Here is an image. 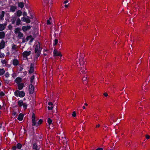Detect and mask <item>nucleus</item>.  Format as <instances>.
Here are the masks:
<instances>
[{
	"instance_id": "obj_4",
	"label": "nucleus",
	"mask_w": 150,
	"mask_h": 150,
	"mask_svg": "<svg viewBox=\"0 0 150 150\" xmlns=\"http://www.w3.org/2000/svg\"><path fill=\"white\" fill-rule=\"evenodd\" d=\"M15 95L16 96L23 97L24 96L25 93L23 91H20L18 90H17L15 92Z\"/></svg>"
},
{
	"instance_id": "obj_2",
	"label": "nucleus",
	"mask_w": 150,
	"mask_h": 150,
	"mask_svg": "<svg viewBox=\"0 0 150 150\" xmlns=\"http://www.w3.org/2000/svg\"><path fill=\"white\" fill-rule=\"evenodd\" d=\"M83 58V56H82L76 61V64L79 68L84 67L85 62Z\"/></svg>"
},
{
	"instance_id": "obj_39",
	"label": "nucleus",
	"mask_w": 150,
	"mask_h": 150,
	"mask_svg": "<svg viewBox=\"0 0 150 150\" xmlns=\"http://www.w3.org/2000/svg\"><path fill=\"white\" fill-rule=\"evenodd\" d=\"M42 122V120L41 119H40L38 121V122H37V123L38 124V126L41 124Z\"/></svg>"
},
{
	"instance_id": "obj_22",
	"label": "nucleus",
	"mask_w": 150,
	"mask_h": 150,
	"mask_svg": "<svg viewBox=\"0 0 150 150\" xmlns=\"http://www.w3.org/2000/svg\"><path fill=\"white\" fill-rule=\"evenodd\" d=\"M34 71L33 65L32 64H31L30 67L29 73H32Z\"/></svg>"
},
{
	"instance_id": "obj_11",
	"label": "nucleus",
	"mask_w": 150,
	"mask_h": 150,
	"mask_svg": "<svg viewBox=\"0 0 150 150\" xmlns=\"http://www.w3.org/2000/svg\"><path fill=\"white\" fill-rule=\"evenodd\" d=\"M23 114L22 113H20L18 115V116L17 118V119L19 121H21L23 119Z\"/></svg>"
},
{
	"instance_id": "obj_20",
	"label": "nucleus",
	"mask_w": 150,
	"mask_h": 150,
	"mask_svg": "<svg viewBox=\"0 0 150 150\" xmlns=\"http://www.w3.org/2000/svg\"><path fill=\"white\" fill-rule=\"evenodd\" d=\"M14 32L16 34H18V35L21 32H20V29L18 28H16L14 30Z\"/></svg>"
},
{
	"instance_id": "obj_42",
	"label": "nucleus",
	"mask_w": 150,
	"mask_h": 150,
	"mask_svg": "<svg viewBox=\"0 0 150 150\" xmlns=\"http://www.w3.org/2000/svg\"><path fill=\"white\" fill-rule=\"evenodd\" d=\"M58 40L57 39H55L54 40V45H56L58 43Z\"/></svg>"
},
{
	"instance_id": "obj_7",
	"label": "nucleus",
	"mask_w": 150,
	"mask_h": 150,
	"mask_svg": "<svg viewBox=\"0 0 150 150\" xmlns=\"http://www.w3.org/2000/svg\"><path fill=\"white\" fill-rule=\"evenodd\" d=\"M7 25L6 23H4V24H0V31L4 30Z\"/></svg>"
},
{
	"instance_id": "obj_21",
	"label": "nucleus",
	"mask_w": 150,
	"mask_h": 150,
	"mask_svg": "<svg viewBox=\"0 0 150 150\" xmlns=\"http://www.w3.org/2000/svg\"><path fill=\"white\" fill-rule=\"evenodd\" d=\"M33 148L34 150H38L39 148L38 147L36 143H34L33 144Z\"/></svg>"
},
{
	"instance_id": "obj_6",
	"label": "nucleus",
	"mask_w": 150,
	"mask_h": 150,
	"mask_svg": "<svg viewBox=\"0 0 150 150\" xmlns=\"http://www.w3.org/2000/svg\"><path fill=\"white\" fill-rule=\"evenodd\" d=\"M53 53L54 56H58L60 57H62V56L61 52L59 51H58L57 50H54Z\"/></svg>"
},
{
	"instance_id": "obj_59",
	"label": "nucleus",
	"mask_w": 150,
	"mask_h": 150,
	"mask_svg": "<svg viewBox=\"0 0 150 150\" xmlns=\"http://www.w3.org/2000/svg\"><path fill=\"white\" fill-rule=\"evenodd\" d=\"M34 18V17L33 16L31 15V17L30 18L33 19Z\"/></svg>"
},
{
	"instance_id": "obj_52",
	"label": "nucleus",
	"mask_w": 150,
	"mask_h": 150,
	"mask_svg": "<svg viewBox=\"0 0 150 150\" xmlns=\"http://www.w3.org/2000/svg\"><path fill=\"white\" fill-rule=\"evenodd\" d=\"M103 95L105 97L108 96V95L106 93H103Z\"/></svg>"
},
{
	"instance_id": "obj_50",
	"label": "nucleus",
	"mask_w": 150,
	"mask_h": 150,
	"mask_svg": "<svg viewBox=\"0 0 150 150\" xmlns=\"http://www.w3.org/2000/svg\"><path fill=\"white\" fill-rule=\"evenodd\" d=\"M32 119L35 118V115H34V114H33L32 115Z\"/></svg>"
},
{
	"instance_id": "obj_36",
	"label": "nucleus",
	"mask_w": 150,
	"mask_h": 150,
	"mask_svg": "<svg viewBox=\"0 0 150 150\" xmlns=\"http://www.w3.org/2000/svg\"><path fill=\"white\" fill-rule=\"evenodd\" d=\"M23 106L24 109H25L27 108V104L26 103H23Z\"/></svg>"
},
{
	"instance_id": "obj_3",
	"label": "nucleus",
	"mask_w": 150,
	"mask_h": 150,
	"mask_svg": "<svg viewBox=\"0 0 150 150\" xmlns=\"http://www.w3.org/2000/svg\"><path fill=\"white\" fill-rule=\"evenodd\" d=\"M79 68L80 69L79 71V74L80 75L84 76L86 72V69L84 67H80V68Z\"/></svg>"
},
{
	"instance_id": "obj_47",
	"label": "nucleus",
	"mask_w": 150,
	"mask_h": 150,
	"mask_svg": "<svg viewBox=\"0 0 150 150\" xmlns=\"http://www.w3.org/2000/svg\"><path fill=\"white\" fill-rule=\"evenodd\" d=\"M64 150H70L69 149V148L68 146H66V147L65 148V149H64Z\"/></svg>"
},
{
	"instance_id": "obj_8",
	"label": "nucleus",
	"mask_w": 150,
	"mask_h": 150,
	"mask_svg": "<svg viewBox=\"0 0 150 150\" xmlns=\"http://www.w3.org/2000/svg\"><path fill=\"white\" fill-rule=\"evenodd\" d=\"M31 28V26L30 25L27 26H23L22 27V30L24 32H25Z\"/></svg>"
},
{
	"instance_id": "obj_55",
	"label": "nucleus",
	"mask_w": 150,
	"mask_h": 150,
	"mask_svg": "<svg viewBox=\"0 0 150 150\" xmlns=\"http://www.w3.org/2000/svg\"><path fill=\"white\" fill-rule=\"evenodd\" d=\"M96 150H103V149L102 148H97Z\"/></svg>"
},
{
	"instance_id": "obj_62",
	"label": "nucleus",
	"mask_w": 150,
	"mask_h": 150,
	"mask_svg": "<svg viewBox=\"0 0 150 150\" xmlns=\"http://www.w3.org/2000/svg\"><path fill=\"white\" fill-rule=\"evenodd\" d=\"M64 6L65 7L67 8L68 7V5L65 4L64 5Z\"/></svg>"
},
{
	"instance_id": "obj_1",
	"label": "nucleus",
	"mask_w": 150,
	"mask_h": 150,
	"mask_svg": "<svg viewBox=\"0 0 150 150\" xmlns=\"http://www.w3.org/2000/svg\"><path fill=\"white\" fill-rule=\"evenodd\" d=\"M42 48L40 47V44L39 42L36 43V45L35 48V52L36 53V58L37 59L40 54Z\"/></svg>"
},
{
	"instance_id": "obj_46",
	"label": "nucleus",
	"mask_w": 150,
	"mask_h": 150,
	"mask_svg": "<svg viewBox=\"0 0 150 150\" xmlns=\"http://www.w3.org/2000/svg\"><path fill=\"white\" fill-rule=\"evenodd\" d=\"M5 94L2 92H1L0 93V96H4Z\"/></svg>"
},
{
	"instance_id": "obj_9",
	"label": "nucleus",
	"mask_w": 150,
	"mask_h": 150,
	"mask_svg": "<svg viewBox=\"0 0 150 150\" xmlns=\"http://www.w3.org/2000/svg\"><path fill=\"white\" fill-rule=\"evenodd\" d=\"M29 89L30 93V94L33 93L34 89V86L31 84H30L29 86Z\"/></svg>"
},
{
	"instance_id": "obj_14",
	"label": "nucleus",
	"mask_w": 150,
	"mask_h": 150,
	"mask_svg": "<svg viewBox=\"0 0 150 150\" xmlns=\"http://www.w3.org/2000/svg\"><path fill=\"white\" fill-rule=\"evenodd\" d=\"M37 121V120H36L35 118L32 119V122L33 126H38V124L37 123V122H36Z\"/></svg>"
},
{
	"instance_id": "obj_61",
	"label": "nucleus",
	"mask_w": 150,
	"mask_h": 150,
	"mask_svg": "<svg viewBox=\"0 0 150 150\" xmlns=\"http://www.w3.org/2000/svg\"><path fill=\"white\" fill-rule=\"evenodd\" d=\"M100 126V125L99 124H98V125H96V127H99Z\"/></svg>"
},
{
	"instance_id": "obj_25",
	"label": "nucleus",
	"mask_w": 150,
	"mask_h": 150,
	"mask_svg": "<svg viewBox=\"0 0 150 150\" xmlns=\"http://www.w3.org/2000/svg\"><path fill=\"white\" fill-rule=\"evenodd\" d=\"M18 6L22 8L24 6L23 3L22 2H21L18 3Z\"/></svg>"
},
{
	"instance_id": "obj_16",
	"label": "nucleus",
	"mask_w": 150,
	"mask_h": 150,
	"mask_svg": "<svg viewBox=\"0 0 150 150\" xmlns=\"http://www.w3.org/2000/svg\"><path fill=\"white\" fill-rule=\"evenodd\" d=\"M5 12L2 11L1 14H0V21L4 20V16Z\"/></svg>"
},
{
	"instance_id": "obj_40",
	"label": "nucleus",
	"mask_w": 150,
	"mask_h": 150,
	"mask_svg": "<svg viewBox=\"0 0 150 150\" xmlns=\"http://www.w3.org/2000/svg\"><path fill=\"white\" fill-rule=\"evenodd\" d=\"M8 28L9 30H11L12 29L13 26L11 25H10L8 26Z\"/></svg>"
},
{
	"instance_id": "obj_32",
	"label": "nucleus",
	"mask_w": 150,
	"mask_h": 150,
	"mask_svg": "<svg viewBox=\"0 0 150 150\" xmlns=\"http://www.w3.org/2000/svg\"><path fill=\"white\" fill-rule=\"evenodd\" d=\"M17 47H18L16 45L13 44L12 45V48L13 50H16V49L17 48Z\"/></svg>"
},
{
	"instance_id": "obj_17",
	"label": "nucleus",
	"mask_w": 150,
	"mask_h": 150,
	"mask_svg": "<svg viewBox=\"0 0 150 150\" xmlns=\"http://www.w3.org/2000/svg\"><path fill=\"white\" fill-rule=\"evenodd\" d=\"M24 86V84L23 83H20L18 84V88L21 90L23 88Z\"/></svg>"
},
{
	"instance_id": "obj_41",
	"label": "nucleus",
	"mask_w": 150,
	"mask_h": 150,
	"mask_svg": "<svg viewBox=\"0 0 150 150\" xmlns=\"http://www.w3.org/2000/svg\"><path fill=\"white\" fill-rule=\"evenodd\" d=\"M83 76V77L82 79V80L83 81H86L87 78V75L86 74V77H85L84 76Z\"/></svg>"
},
{
	"instance_id": "obj_64",
	"label": "nucleus",
	"mask_w": 150,
	"mask_h": 150,
	"mask_svg": "<svg viewBox=\"0 0 150 150\" xmlns=\"http://www.w3.org/2000/svg\"><path fill=\"white\" fill-rule=\"evenodd\" d=\"M112 120H113V121L114 122H116V121L114 119H112Z\"/></svg>"
},
{
	"instance_id": "obj_45",
	"label": "nucleus",
	"mask_w": 150,
	"mask_h": 150,
	"mask_svg": "<svg viewBox=\"0 0 150 150\" xmlns=\"http://www.w3.org/2000/svg\"><path fill=\"white\" fill-rule=\"evenodd\" d=\"M72 115L74 117H75L76 116V112L75 111H74L73 112Z\"/></svg>"
},
{
	"instance_id": "obj_37",
	"label": "nucleus",
	"mask_w": 150,
	"mask_h": 150,
	"mask_svg": "<svg viewBox=\"0 0 150 150\" xmlns=\"http://www.w3.org/2000/svg\"><path fill=\"white\" fill-rule=\"evenodd\" d=\"M34 79V76H33L31 77V78H30V82L31 83H33Z\"/></svg>"
},
{
	"instance_id": "obj_49",
	"label": "nucleus",
	"mask_w": 150,
	"mask_h": 150,
	"mask_svg": "<svg viewBox=\"0 0 150 150\" xmlns=\"http://www.w3.org/2000/svg\"><path fill=\"white\" fill-rule=\"evenodd\" d=\"M50 20H48L47 21V23L48 25L50 24H51L50 22Z\"/></svg>"
},
{
	"instance_id": "obj_34",
	"label": "nucleus",
	"mask_w": 150,
	"mask_h": 150,
	"mask_svg": "<svg viewBox=\"0 0 150 150\" xmlns=\"http://www.w3.org/2000/svg\"><path fill=\"white\" fill-rule=\"evenodd\" d=\"M29 18V17L27 16V17L26 18L25 22L27 23H30V20Z\"/></svg>"
},
{
	"instance_id": "obj_27",
	"label": "nucleus",
	"mask_w": 150,
	"mask_h": 150,
	"mask_svg": "<svg viewBox=\"0 0 150 150\" xmlns=\"http://www.w3.org/2000/svg\"><path fill=\"white\" fill-rule=\"evenodd\" d=\"M23 102L22 100H20L18 101V104L19 106L21 107L23 106Z\"/></svg>"
},
{
	"instance_id": "obj_33",
	"label": "nucleus",
	"mask_w": 150,
	"mask_h": 150,
	"mask_svg": "<svg viewBox=\"0 0 150 150\" xmlns=\"http://www.w3.org/2000/svg\"><path fill=\"white\" fill-rule=\"evenodd\" d=\"M22 146V145L20 143H18L17 144L16 147L18 149H21Z\"/></svg>"
},
{
	"instance_id": "obj_12",
	"label": "nucleus",
	"mask_w": 150,
	"mask_h": 150,
	"mask_svg": "<svg viewBox=\"0 0 150 150\" xmlns=\"http://www.w3.org/2000/svg\"><path fill=\"white\" fill-rule=\"evenodd\" d=\"M22 81V79L21 78L18 77L16 78L15 81L18 84L20 83Z\"/></svg>"
},
{
	"instance_id": "obj_35",
	"label": "nucleus",
	"mask_w": 150,
	"mask_h": 150,
	"mask_svg": "<svg viewBox=\"0 0 150 150\" xmlns=\"http://www.w3.org/2000/svg\"><path fill=\"white\" fill-rule=\"evenodd\" d=\"M47 122L49 125L51 124L52 121L51 119L50 118H48L47 120Z\"/></svg>"
},
{
	"instance_id": "obj_10",
	"label": "nucleus",
	"mask_w": 150,
	"mask_h": 150,
	"mask_svg": "<svg viewBox=\"0 0 150 150\" xmlns=\"http://www.w3.org/2000/svg\"><path fill=\"white\" fill-rule=\"evenodd\" d=\"M5 33L4 31L0 32V39H3L5 37Z\"/></svg>"
},
{
	"instance_id": "obj_43",
	"label": "nucleus",
	"mask_w": 150,
	"mask_h": 150,
	"mask_svg": "<svg viewBox=\"0 0 150 150\" xmlns=\"http://www.w3.org/2000/svg\"><path fill=\"white\" fill-rule=\"evenodd\" d=\"M5 56V55L4 54L1 53L0 54V58L4 57Z\"/></svg>"
},
{
	"instance_id": "obj_30",
	"label": "nucleus",
	"mask_w": 150,
	"mask_h": 150,
	"mask_svg": "<svg viewBox=\"0 0 150 150\" xmlns=\"http://www.w3.org/2000/svg\"><path fill=\"white\" fill-rule=\"evenodd\" d=\"M21 22V20L19 18H18L17 19V20H16V25H19L20 24Z\"/></svg>"
},
{
	"instance_id": "obj_5",
	"label": "nucleus",
	"mask_w": 150,
	"mask_h": 150,
	"mask_svg": "<svg viewBox=\"0 0 150 150\" xmlns=\"http://www.w3.org/2000/svg\"><path fill=\"white\" fill-rule=\"evenodd\" d=\"M31 54V51H29V52L25 51L23 53V57L26 58Z\"/></svg>"
},
{
	"instance_id": "obj_44",
	"label": "nucleus",
	"mask_w": 150,
	"mask_h": 150,
	"mask_svg": "<svg viewBox=\"0 0 150 150\" xmlns=\"http://www.w3.org/2000/svg\"><path fill=\"white\" fill-rule=\"evenodd\" d=\"M5 76L6 77H8L9 76V74L8 72L6 73L5 74Z\"/></svg>"
},
{
	"instance_id": "obj_23",
	"label": "nucleus",
	"mask_w": 150,
	"mask_h": 150,
	"mask_svg": "<svg viewBox=\"0 0 150 150\" xmlns=\"http://www.w3.org/2000/svg\"><path fill=\"white\" fill-rule=\"evenodd\" d=\"M16 15L18 17L20 16L22 14V12L20 10H18L16 12Z\"/></svg>"
},
{
	"instance_id": "obj_60",
	"label": "nucleus",
	"mask_w": 150,
	"mask_h": 150,
	"mask_svg": "<svg viewBox=\"0 0 150 150\" xmlns=\"http://www.w3.org/2000/svg\"><path fill=\"white\" fill-rule=\"evenodd\" d=\"M58 30L59 31V32L60 33H61V29H58Z\"/></svg>"
},
{
	"instance_id": "obj_57",
	"label": "nucleus",
	"mask_w": 150,
	"mask_h": 150,
	"mask_svg": "<svg viewBox=\"0 0 150 150\" xmlns=\"http://www.w3.org/2000/svg\"><path fill=\"white\" fill-rule=\"evenodd\" d=\"M13 114L14 115H16V112H13Z\"/></svg>"
},
{
	"instance_id": "obj_54",
	"label": "nucleus",
	"mask_w": 150,
	"mask_h": 150,
	"mask_svg": "<svg viewBox=\"0 0 150 150\" xmlns=\"http://www.w3.org/2000/svg\"><path fill=\"white\" fill-rule=\"evenodd\" d=\"M16 148H17V147L16 146H13V148H12V149L13 150H16Z\"/></svg>"
},
{
	"instance_id": "obj_18",
	"label": "nucleus",
	"mask_w": 150,
	"mask_h": 150,
	"mask_svg": "<svg viewBox=\"0 0 150 150\" xmlns=\"http://www.w3.org/2000/svg\"><path fill=\"white\" fill-rule=\"evenodd\" d=\"M11 21L12 24H14L16 20V16H12L11 18Z\"/></svg>"
},
{
	"instance_id": "obj_56",
	"label": "nucleus",
	"mask_w": 150,
	"mask_h": 150,
	"mask_svg": "<svg viewBox=\"0 0 150 150\" xmlns=\"http://www.w3.org/2000/svg\"><path fill=\"white\" fill-rule=\"evenodd\" d=\"M63 135V136H62H62H60V137H59V138H60V139H61V138L63 139V138H64L65 137H64V135Z\"/></svg>"
},
{
	"instance_id": "obj_51",
	"label": "nucleus",
	"mask_w": 150,
	"mask_h": 150,
	"mask_svg": "<svg viewBox=\"0 0 150 150\" xmlns=\"http://www.w3.org/2000/svg\"><path fill=\"white\" fill-rule=\"evenodd\" d=\"M146 138L147 139H149L150 138V136L149 135H146Z\"/></svg>"
},
{
	"instance_id": "obj_48",
	"label": "nucleus",
	"mask_w": 150,
	"mask_h": 150,
	"mask_svg": "<svg viewBox=\"0 0 150 150\" xmlns=\"http://www.w3.org/2000/svg\"><path fill=\"white\" fill-rule=\"evenodd\" d=\"M22 42L24 43L25 42V38H23L22 39Z\"/></svg>"
},
{
	"instance_id": "obj_13",
	"label": "nucleus",
	"mask_w": 150,
	"mask_h": 150,
	"mask_svg": "<svg viewBox=\"0 0 150 150\" xmlns=\"http://www.w3.org/2000/svg\"><path fill=\"white\" fill-rule=\"evenodd\" d=\"M5 46V42L3 40H2L0 42V49L3 48Z\"/></svg>"
},
{
	"instance_id": "obj_24",
	"label": "nucleus",
	"mask_w": 150,
	"mask_h": 150,
	"mask_svg": "<svg viewBox=\"0 0 150 150\" xmlns=\"http://www.w3.org/2000/svg\"><path fill=\"white\" fill-rule=\"evenodd\" d=\"M16 8L14 6H11L10 9V11L13 12L15 11Z\"/></svg>"
},
{
	"instance_id": "obj_15",
	"label": "nucleus",
	"mask_w": 150,
	"mask_h": 150,
	"mask_svg": "<svg viewBox=\"0 0 150 150\" xmlns=\"http://www.w3.org/2000/svg\"><path fill=\"white\" fill-rule=\"evenodd\" d=\"M48 105H49V106H48V110H52L53 108V103L51 102H49L48 103Z\"/></svg>"
},
{
	"instance_id": "obj_58",
	"label": "nucleus",
	"mask_w": 150,
	"mask_h": 150,
	"mask_svg": "<svg viewBox=\"0 0 150 150\" xmlns=\"http://www.w3.org/2000/svg\"><path fill=\"white\" fill-rule=\"evenodd\" d=\"M68 2V0H66V1H65L64 2V4H66Z\"/></svg>"
},
{
	"instance_id": "obj_29",
	"label": "nucleus",
	"mask_w": 150,
	"mask_h": 150,
	"mask_svg": "<svg viewBox=\"0 0 150 150\" xmlns=\"http://www.w3.org/2000/svg\"><path fill=\"white\" fill-rule=\"evenodd\" d=\"M4 73L5 70L4 69H0V75H3Z\"/></svg>"
},
{
	"instance_id": "obj_38",
	"label": "nucleus",
	"mask_w": 150,
	"mask_h": 150,
	"mask_svg": "<svg viewBox=\"0 0 150 150\" xmlns=\"http://www.w3.org/2000/svg\"><path fill=\"white\" fill-rule=\"evenodd\" d=\"M26 18V17H23L21 18L22 21L23 22H25Z\"/></svg>"
},
{
	"instance_id": "obj_26",
	"label": "nucleus",
	"mask_w": 150,
	"mask_h": 150,
	"mask_svg": "<svg viewBox=\"0 0 150 150\" xmlns=\"http://www.w3.org/2000/svg\"><path fill=\"white\" fill-rule=\"evenodd\" d=\"M13 64L15 66H17L18 64V61L17 60L14 59L13 61Z\"/></svg>"
},
{
	"instance_id": "obj_63",
	"label": "nucleus",
	"mask_w": 150,
	"mask_h": 150,
	"mask_svg": "<svg viewBox=\"0 0 150 150\" xmlns=\"http://www.w3.org/2000/svg\"><path fill=\"white\" fill-rule=\"evenodd\" d=\"M110 117H111V118H112H112H113V116L112 115H110Z\"/></svg>"
},
{
	"instance_id": "obj_28",
	"label": "nucleus",
	"mask_w": 150,
	"mask_h": 150,
	"mask_svg": "<svg viewBox=\"0 0 150 150\" xmlns=\"http://www.w3.org/2000/svg\"><path fill=\"white\" fill-rule=\"evenodd\" d=\"M2 64L5 66H6L7 63V61L5 60H2L1 61Z\"/></svg>"
},
{
	"instance_id": "obj_19",
	"label": "nucleus",
	"mask_w": 150,
	"mask_h": 150,
	"mask_svg": "<svg viewBox=\"0 0 150 150\" xmlns=\"http://www.w3.org/2000/svg\"><path fill=\"white\" fill-rule=\"evenodd\" d=\"M30 39V42H32L34 40V38L32 37L31 35L29 36L26 38V40L27 41H28Z\"/></svg>"
},
{
	"instance_id": "obj_53",
	"label": "nucleus",
	"mask_w": 150,
	"mask_h": 150,
	"mask_svg": "<svg viewBox=\"0 0 150 150\" xmlns=\"http://www.w3.org/2000/svg\"><path fill=\"white\" fill-rule=\"evenodd\" d=\"M27 15V14L26 12H24L23 13V15L24 16H26Z\"/></svg>"
},
{
	"instance_id": "obj_31",
	"label": "nucleus",
	"mask_w": 150,
	"mask_h": 150,
	"mask_svg": "<svg viewBox=\"0 0 150 150\" xmlns=\"http://www.w3.org/2000/svg\"><path fill=\"white\" fill-rule=\"evenodd\" d=\"M23 36V35L22 33L21 32L18 35V37L19 38H21Z\"/></svg>"
}]
</instances>
